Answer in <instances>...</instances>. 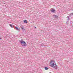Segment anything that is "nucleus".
<instances>
[{
  "mask_svg": "<svg viewBox=\"0 0 73 73\" xmlns=\"http://www.w3.org/2000/svg\"><path fill=\"white\" fill-rule=\"evenodd\" d=\"M50 65L51 66L55 69H58L57 65L54 61L51 60V62L50 63Z\"/></svg>",
  "mask_w": 73,
  "mask_h": 73,
  "instance_id": "1",
  "label": "nucleus"
},
{
  "mask_svg": "<svg viewBox=\"0 0 73 73\" xmlns=\"http://www.w3.org/2000/svg\"><path fill=\"white\" fill-rule=\"evenodd\" d=\"M19 42H20L21 44L23 46H27V43L25 41H24L23 40H19Z\"/></svg>",
  "mask_w": 73,
  "mask_h": 73,
  "instance_id": "2",
  "label": "nucleus"
},
{
  "mask_svg": "<svg viewBox=\"0 0 73 73\" xmlns=\"http://www.w3.org/2000/svg\"><path fill=\"white\" fill-rule=\"evenodd\" d=\"M51 12H52L53 13H54L56 12L55 11V10H54V9H53L51 10Z\"/></svg>",
  "mask_w": 73,
  "mask_h": 73,
  "instance_id": "3",
  "label": "nucleus"
},
{
  "mask_svg": "<svg viewBox=\"0 0 73 73\" xmlns=\"http://www.w3.org/2000/svg\"><path fill=\"white\" fill-rule=\"evenodd\" d=\"M15 28L16 29V30H18V31H20V29L18 28L17 27H15Z\"/></svg>",
  "mask_w": 73,
  "mask_h": 73,
  "instance_id": "4",
  "label": "nucleus"
},
{
  "mask_svg": "<svg viewBox=\"0 0 73 73\" xmlns=\"http://www.w3.org/2000/svg\"><path fill=\"white\" fill-rule=\"evenodd\" d=\"M24 23H25V24H26L27 23H28V21H27V20H25L24 21Z\"/></svg>",
  "mask_w": 73,
  "mask_h": 73,
  "instance_id": "5",
  "label": "nucleus"
},
{
  "mask_svg": "<svg viewBox=\"0 0 73 73\" xmlns=\"http://www.w3.org/2000/svg\"><path fill=\"white\" fill-rule=\"evenodd\" d=\"M21 29H22V30H23V31L25 30V29H24V28L23 27H21Z\"/></svg>",
  "mask_w": 73,
  "mask_h": 73,
  "instance_id": "6",
  "label": "nucleus"
},
{
  "mask_svg": "<svg viewBox=\"0 0 73 73\" xmlns=\"http://www.w3.org/2000/svg\"><path fill=\"white\" fill-rule=\"evenodd\" d=\"M44 69H45V70H48V68L46 67H45L44 68Z\"/></svg>",
  "mask_w": 73,
  "mask_h": 73,
  "instance_id": "7",
  "label": "nucleus"
},
{
  "mask_svg": "<svg viewBox=\"0 0 73 73\" xmlns=\"http://www.w3.org/2000/svg\"><path fill=\"white\" fill-rule=\"evenodd\" d=\"M67 18H68V21L69 20V16H68L67 17Z\"/></svg>",
  "mask_w": 73,
  "mask_h": 73,
  "instance_id": "8",
  "label": "nucleus"
},
{
  "mask_svg": "<svg viewBox=\"0 0 73 73\" xmlns=\"http://www.w3.org/2000/svg\"><path fill=\"white\" fill-rule=\"evenodd\" d=\"M9 26L11 28H13V27L12 26V25L11 24H10Z\"/></svg>",
  "mask_w": 73,
  "mask_h": 73,
  "instance_id": "9",
  "label": "nucleus"
},
{
  "mask_svg": "<svg viewBox=\"0 0 73 73\" xmlns=\"http://www.w3.org/2000/svg\"><path fill=\"white\" fill-rule=\"evenodd\" d=\"M42 46H43V45H44V44H42Z\"/></svg>",
  "mask_w": 73,
  "mask_h": 73,
  "instance_id": "10",
  "label": "nucleus"
},
{
  "mask_svg": "<svg viewBox=\"0 0 73 73\" xmlns=\"http://www.w3.org/2000/svg\"><path fill=\"white\" fill-rule=\"evenodd\" d=\"M1 37H0V40H1Z\"/></svg>",
  "mask_w": 73,
  "mask_h": 73,
  "instance_id": "11",
  "label": "nucleus"
},
{
  "mask_svg": "<svg viewBox=\"0 0 73 73\" xmlns=\"http://www.w3.org/2000/svg\"><path fill=\"white\" fill-rule=\"evenodd\" d=\"M72 14L73 15V13H72Z\"/></svg>",
  "mask_w": 73,
  "mask_h": 73,
  "instance_id": "12",
  "label": "nucleus"
}]
</instances>
